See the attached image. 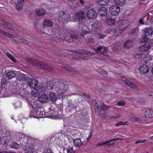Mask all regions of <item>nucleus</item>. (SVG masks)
<instances>
[{"mask_svg": "<svg viewBox=\"0 0 153 153\" xmlns=\"http://www.w3.org/2000/svg\"><path fill=\"white\" fill-rule=\"evenodd\" d=\"M26 60L33 65L37 66L40 69H44L47 71L55 72L56 70L51 67L42 62H39L34 58H27L26 59Z\"/></svg>", "mask_w": 153, "mask_h": 153, "instance_id": "1", "label": "nucleus"}, {"mask_svg": "<svg viewBox=\"0 0 153 153\" xmlns=\"http://www.w3.org/2000/svg\"><path fill=\"white\" fill-rule=\"evenodd\" d=\"M68 85L63 83H60L55 87V91L60 95L64 94L68 88Z\"/></svg>", "mask_w": 153, "mask_h": 153, "instance_id": "2", "label": "nucleus"}, {"mask_svg": "<svg viewBox=\"0 0 153 153\" xmlns=\"http://www.w3.org/2000/svg\"><path fill=\"white\" fill-rule=\"evenodd\" d=\"M70 17V14L68 12L61 11L60 12L59 15V20L63 22H66L69 19Z\"/></svg>", "mask_w": 153, "mask_h": 153, "instance_id": "3", "label": "nucleus"}, {"mask_svg": "<svg viewBox=\"0 0 153 153\" xmlns=\"http://www.w3.org/2000/svg\"><path fill=\"white\" fill-rule=\"evenodd\" d=\"M0 25L6 28L10 29L13 31H15L16 29V28L14 26L6 22L4 20L1 19L0 17Z\"/></svg>", "mask_w": 153, "mask_h": 153, "instance_id": "4", "label": "nucleus"}, {"mask_svg": "<svg viewBox=\"0 0 153 153\" xmlns=\"http://www.w3.org/2000/svg\"><path fill=\"white\" fill-rule=\"evenodd\" d=\"M27 85L30 86V88H34L37 87L38 86L40 85L38 84V81L35 79L31 78L27 80Z\"/></svg>", "mask_w": 153, "mask_h": 153, "instance_id": "5", "label": "nucleus"}, {"mask_svg": "<svg viewBox=\"0 0 153 153\" xmlns=\"http://www.w3.org/2000/svg\"><path fill=\"white\" fill-rule=\"evenodd\" d=\"M109 12L111 15L117 16L120 12V7L117 5H112L110 7Z\"/></svg>", "mask_w": 153, "mask_h": 153, "instance_id": "6", "label": "nucleus"}, {"mask_svg": "<svg viewBox=\"0 0 153 153\" xmlns=\"http://www.w3.org/2000/svg\"><path fill=\"white\" fill-rule=\"evenodd\" d=\"M97 16V12L93 9L89 10L86 13V16L88 19L93 20Z\"/></svg>", "mask_w": 153, "mask_h": 153, "instance_id": "7", "label": "nucleus"}, {"mask_svg": "<svg viewBox=\"0 0 153 153\" xmlns=\"http://www.w3.org/2000/svg\"><path fill=\"white\" fill-rule=\"evenodd\" d=\"M42 86L39 85L37 87L33 88L32 91V95L34 97H38L42 92Z\"/></svg>", "mask_w": 153, "mask_h": 153, "instance_id": "8", "label": "nucleus"}, {"mask_svg": "<svg viewBox=\"0 0 153 153\" xmlns=\"http://www.w3.org/2000/svg\"><path fill=\"white\" fill-rule=\"evenodd\" d=\"M48 94V101L50 103L54 102L57 100V98L55 93L49 92Z\"/></svg>", "mask_w": 153, "mask_h": 153, "instance_id": "9", "label": "nucleus"}, {"mask_svg": "<svg viewBox=\"0 0 153 153\" xmlns=\"http://www.w3.org/2000/svg\"><path fill=\"white\" fill-rule=\"evenodd\" d=\"M71 52L76 54H83L85 55H88V56L92 55L94 54L93 53L89 51L84 50L83 49H77L75 51H71Z\"/></svg>", "mask_w": 153, "mask_h": 153, "instance_id": "10", "label": "nucleus"}, {"mask_svg": "<svg viewBox=\"0 0 153 153\" xmlns=\"http://www.w3.org/2000/svg\"><path fill=\"white\" fill-rule=\"evenodd\" d=\"M91 27L92 29L97 31L102 27V25L101 23L98 21H95L93 22Z\"/></svg>", "mask_w": 153, "mask_h": 153, "instance_id": "11", "label": "nucleus"}, {"mask_svg": "<svg viewBox=\"0 0 153 153\" xmlns=\"http://www.w3.org/2000/svg\"><path fill=\"white\" fill-rule=\"evenodd\" d=\"M128 25L126 20L120 21L119 23V27L123 31L128 27Z\"/></svg>", "mask_w": 153, "mask_h": 153, "instance_id": "12", "label": "nucleus"}, {"mask_svg": "<svg viewBox=\"0 0 153 153\" xmlns=\"http://www.w3.org/2000/svg\"><path fill=\"white\" fill-rule=\"evenodd\" d=\"M35 12L36 13V15L39 17L43 16L45 15L46 14V10L42 8L36 10Z\"/></svg>", "mask_w": 153, "mask_h": 153, "instance_id": "13", "label": "nucleus"}, {"mask_svg": "<svg viewBox=\"0 0 153 153\" xmlns=\"http://www.w3.org/2000/svg\"><path fill=\"white\" fill-rule=\"evenodd\" d=\"M149 67L146 65H141L139 68L140 72L142 74L148 73L149 71Z\"/></svg>", "mask_w": 153, "mask_h": 153, "instance_id": "14", "label": "nucleus"}, {"mask_svg": "<svg viewBox=\"0 0 153 153\" xmlns=\"http://www.w3.org/2000/svg\"><path fill=\"white\" fill-rule=\"evenodd\" d=\"M95 50L96 51L105 55V52L108 50V48L107 47H104L103 46H101L97 47Z\"/></svg>", "mask_w": 153, "mask_h": 153, "instance_id": "15", "label": "nucleus"}, {"mask_svg": "<svg viewBox=\"0 0 153 153\" xmlns=\"http://www.w3.org/2000/svg\"><path fill=\"white\" fill-rule=\"evenodd\" d=\"M153 33V28L152 27H148L145 29L144 33L146 36H150Z\"/></svg>", "mask_w": 153, "mask_h": 153, "instance_id": "16", "label": "nucleus"}, {"mask_svg": "<svg viewBox=\"0 0 153 153\" xmlns=\"http://www.w3.org/2000/svg\"><path fill=\"white\" fill-rule=\"evenodd\" d=\"M25 0H19L16 4V9L19 11L22 9Z\"/></svg>", "mask_w": 153, "mask_h": 153, "instance_id": "17", "label": "nucleus"}, {"mask_svg": "<svg viewBox=\"0 0 153 153\" xmlns=\"http://www.w3.org/2000/svg\"><path fill=\"white\" fill-rule=\"evenodd\" d=\"M39 101L42 102H45L48 101V96L45 93L42 94L39 98Z\"/></svg>", "mask_w": 153, "mask_h": 153, "instance_id": "18", "label": "nucleus"}, {"mask_svg": "<svg viewBox=\"0 0 153 153\" xmlns=\"http://www.w3.org/2000/svg\"><path fill=\"white\" fill-rule=\"evenodd\" d=\"M76 16L78 20L80 21L85 19V13L83 12H78L76 13Z\"/></svg>", "mask_w": 153, "mask_h": 153, "instance_id": "19", "label": "nucleus"}, {"mask_svg": "<svg viewBox=\"0 0 153 153\" xmlns=\"http://www.w3.org/2000/svg\"><path fill=\"white\" fill-rule=\"evenodd\" d=\"M150 47V45L148 43L143 45L139 47L140 51L141 52H144L147 50Z\"/></svg>", "mask_w": 153, "mask_h": 153, "instance_id": "20", "label": "nucleus"}, {"mask_svg": "<svg viewBox=\"0 0 153 153\" xmlns=\"http://www.w3.org/2000/svg\"><path fill=\"white\" fill-rule=\"evenodd\" d=\"M43 25L45 27H51L53 26V23L48 19H45L43 21Z\"/></svg>", "mask_w": 153, "mask_h": 153, "instance_id": "21", "label": "nucleus"}, {"mask_svg": "<svg viewBox=\"0 0 153 153\" xmlns=\"http://www.w3.org/2000/svg\"><path fill=\"white\" fill-rule=\"evenodd\" d=\"M73 142L75 146L79 148L83 144V142H82L79 138L74 139L73 140Z\"/></svg>", "mask_w": 153, "mask_h": 153, "instance_id": "22", "label": "nucleus"}, {"mask_svg": "<svg viewBox=\"0 0 153 153\" xmlns=\"http://www.w3.org/2000/svg\"><path fill=\"white\" fill-rule=\"evenodd\" d=\"M133 44L132 40L128 39L124 43L123 45L125 48H129L133 45Z\"/></svg>", "mask_w": 153, "mask_h": 153, "instance_id": "23", "label": "nucleus"}, {"mask_svg": "<svg viewBox=\"0 0 153 153\" xmlns=\"http://www.w3.org/2000/svg\"><path fill=\"white\" fill-rule=\"evenodd\" d=\"M54 86L53 82L52 81H48L45 83L46 87L48 90L52 89Z\"/></svg>", "mask_w": 153, "mask_h": 153, "instance_id": "24", "label": "nucleus"}, {"mask_svg": "<svg viewBox=\"0 0 153 153\" xmlns=\"http://www.w3.org/2000/svg\"><path fill=\"white\" fill-rule=\"evenodd\" d=\"M90 33L91 31L88 29H83L80 32L79 35L80 36L83 37L86 34Z\"/></svg>", "mask_w": 153, "mask_h": 153, "instance_id": "25", "label": "nucleus"}, {"mask_svg": "<svg viewBox=\"0 0 153 153\" xmlns=\"http://www.w3.org/2000/svg\"><path fill=\"white\" fill-rule=\"evenodd\" d=\"M17 80L21 82L25 81L26 79L25 75L23 74H20L17 76Z\"/></svg>", "mask_w": 153, "mask_h": 153, "instance_id": "26", "label": "nucleus"}, {"mask_svg": "<svg viewBox=\"0 0 153 153\" xmlns=\"http://www.w3.org/2000/svg\"><path fill=\"white\" fill-rule=\"evenodd\" d=\"M107 11L105 8H100L99 10V13L102 16H105L107 15Z\"/></svg>", "mask_w": 153, "mask_h": 153, "instance_id": "27", "label": "nucleus"}, {"mask_svg": "<svg viewBox=\"0 0 153 153\" xmlns=\"http://www.w3.org/2000/svg\"><path fill=\"white\" fill-rule=\"evenodd\" d=\"M13 37L15 39H16V38H17V39H16V40H17L19 42L25 44H28V42L25 39H24L22 37H21L19 36H18L17 37L13 36Z\"/></svg>", "mask_w": 153, "mask_h": 153, "instance_id": "28", "label": "nucleus"}, {"mask_svg": "<svg viewBox=\"0 0 153 153\" xmlns=\"http://www.w3.org/2000/svg\"><path fill=\"white\" fill-rule=\"evenodd\" d=\"M16 76L15 73L13 71H10L6 74V76L8 79H11Z\"/></svg>", "mask_w": 153, "mask_h": 153, "instance_id": "29", "label": "nucleus"}, {"mask_svg": "<svg viewBox=\"0 0 153 153\" xmlns=\"http://www.w3.org/2000/svg\"><path fill=\"white\" fill-rule=\"evenodd\" d=\"M64 67L66 69L69 71L74 72H78V70L76 68H73L69 65H67L65 66Z\"/></svg>", "mask_w": 153, "mask_h": 153, "instance_id": "30", "label": "nucleus"}, {"mask_svg": "<svg viewBox=\"0 0 153 153\" xmlns=\"http://www.w3.org/2000/svg\"><path fill=\"white\" fill-rule=\"evenodd\" d=\"M10 135L4 136L3 137L1 140L2 142L4 144H6L10 141Z\"/></svg>", "mask_w": 153, "mask_h": 153, "instance_id": "31", "label": "nucleus"}, {"mask_svg": "<svg viewBox=\"0 0 153 153\" xmlns=\"http://www.w3.org/2000/svg\"><path fill=\"white\" fill-rule=\"evenodd\" d=\"M101 104V111L102 110L104 111L106 110L111 107V106L107 105L102 102H100Z\"/></svg>", "mask_w": 153, "mask_h": 153, "instance_id": "32", "label": "nucleus"}, {"mask_svg": "<svg viewBox=\"0 0 153 153\" xmlns=\"http://www.w3.org/2000/svg\"><path fill=\"white\" fill-rule=\"evenodd\" d=\"M7 93V91L6 88H2L1 89L0 91V94L1 95V96L4 97H6L7 95L5 94Z\"/></svg>", "mask_w": 153, "mask_h": 153, "instance_id": "33", "label": "nucleus"}, {"mask_svg": "<svg viewBox=\"0 0 153 153\" xmlns=\"http://www.w3.org/2000/svg\"><path fill=\"white\" fill-rule=\"evenodd\" d=\"M48 38L49 40L51 42H55L57 39V37L55 35H49L48 36Z\"/></svg>", "mask_w": 153, "mask_h": 153, "instance_id": "34", "label": "nucleus"}, {"mask_svg": "<svg viewBox=\"0 0 153 153\" xmlns=\"http://www.w3.org/2000/svg\"><path fill=\"white\" fill-rule=\"evenodd\" d=\"M109 0H97L98 3L102 5L106 4L108 2Z\"/></svg>", "mask_w": 153, "mask_h": 153, "instance_id": "35", "label": "nucleus"}, {"mask_svg": "<svg viewBox=\"0 0 153 153\" xmlns=\"http://www.w3.org/2000/svg\"><path fill=\"white\" fill-rule=\"evenodd\" d=\"M152 111L150 110H146L145 111V115L148 117H151L152 116Z\"/></svg>", "mask_w": 153, "mask_h": 153, "instance_id": "36", "label": "nucleus"}, {"mask_svg": "<svg viewBox=\"0 0 153 153\" xmlns=\"http://www.w3.org/2000/svg\"><path fill=\"white\" fill-rule=\"evenodd\" d=\"M0 32L2 34L5 35L7 37H10L11 38H13V36L7 33L6 32H5L1 30L0 29Z\"/></svg>", "mask_w": 153, "mask_h": 153, "instance_id": "37", "label": "nucleus"}, {"mask_svg": "<svg viewBox=\"0 0 153 153\" xmlns=\"http://www.w3.org/2000/svg\"><path fill=\"white\" fill-rule=\"evenodd\" d=\"M123 30L119 27L116 28L114 31V35L116 36H118L122 33Z\"/></svg>", "mask_w": 153, "mask_h": 153, "instance_id": "38", "label": "nucleus"}, {"mask_svg": "<svg viewBox=\"0 0 153 153\" xmlns=\"http://www.w3.org/2000/svg\"><path fill=\"white\" fill-rule=\"evenodd\" d=\"M116 3L120 5H122L125 2V0H114Z\"/></svg>", "mask_w": 153, "mask_h": 153, "instance_id": "39", "label": "nucleus"}, {"mask_svg": "<svg viewBox=\"0 0 153 153\" xmlns=\"http://www.w3.org/2000/svg\"><path fill=\"white\" fill-rule=\"evenodd\" d=\"M7 56L14 62H16V61L12 55H11L9 53H6Z\"/></svg>", "mask_w": 153, "mask_h": 153, "instance_id": "40", "label": "nucleus"}, {"mask_svg": "<svg viewBox=\"0 0 153 153\" xmlns=\"http://www.w3.org/2000/svg\"><path fill=\"white\" fill-rule=\"evenodd\" d=\"M148 40H149V38L147 36H145L141 37L140 39V41L141 43H144L147 42Z\"/></svg>", "mask_w": 153, "mask_h": 153, "instance_id": "41", "label": "nucleus"}, {"mask_svg": "<svg viewBox=\"0 0 153 153\" xmlns=\"http://www.w3.org/2000/svg\"><path fill=\"white\" fill-rule=\"evenodd\" d=\"M128 122H123V121H119L117 123L115 124V126H119L121 125H128Z\"/></svg>", "mask_w": 153, "mask_h": 153, "instance_id": "42", "label": "nucleus"}, {"mask_svg": "<svg viewBox=\"0 0 153 153\" xmlns=\"http://www.w3.org/2000/svg\"><path fill=\"white\" fill-rule=\"evenodd\" d=\"M34 149L33 148L28 147L25 150V153H33Z\"/></svg>", "mask_w": 153, "mask_h": 153, "instance_id": "43", "label": "nucleus"}, {"mask_svg": "<svg viewBox=\"0 0 153 153\" xmlns=\"http://www.w3.org/2000/svg\"><path fill=\"white\" fill-rule=\"evenodd\" d=\"M78 35L76 34H71L70 36L69 37V38H71L72 39H78Z\"/></svg>", "mask_w": 153, "mask_h": 153, "instance_id": "44", "label": "nucleus"}, {"mask_svg": "<svg viewBox=\"0 0 153 153\" xmlns=\"http://www.w3.org/2000/svg\"><path fill=\"white\" fill-rule=\"evenodd\" d=\"M74 54H75V56H77L78 57H79L80 58L83 59H87V57L86 56L83 55L82 54H81V53L76 54V53H74Z\"/></svg>", "mask_w": 153, "mask_h": 153, "instance_id": "45", "label": "nucleus"}, {"mask_svg": "<svg viewBox=\"0 0 153 153\" xmlns=\"http://www.w3.org/2000/svg\"><path fill=\"white\" fill-rule=\"evenodd\" d=\"M11 146V147L15 149H17L19 146L18 144L15 142L12 143Z\"/></svg>", "mask_w": 153, "mask_h": 153, "instance_id": "46", "label": "nucleus"}, {"mask_svg": "<svg viewBox=\"0 0 153 153\" xmlns=\"http://www.w3.org/2000/svg\"><path fill=\"white\" fill-rule=\"evenodd\" d=\"M107 20H108L110 23H111L112 25H114L116 22L115 20L114 19H112L111 18H109Z\"/></svg>", "mask_w": 153, "mask_h": 153, "instance_id": "47", "label": "nucleus"}, {"mask_svg": "<svg viewBox=\"0 0 153 153\" xmlns=\"http://www.w3.org/2000/svg\"><path fill=\"white\" fill-rule=\"evenodd\" d=\"M126 104V103L123 100L118 102L117 105L118 106H123Z\"/></svg>", "mask_w": 153, "mask_h": 153, "instance_id": "48", "label": "nucleus"}, {"mask_svg": "<svg viewBox=\"0 0 153 153\" xmlns=\"http://www.w3.org/2000/svg\"><path fill=\"white\" fill-rule=\"evenodd\" d=\"M94 107L96 108L98 111H101V105H100V106L99 105V104L97 103L96 102L94 105Z\"/></svg>", "mask_w": 153, "mask_h": 153, "instance_id": "49", "label": "nucleus"}, {"mask_svg": "<svg viewBox=\"0 0 153 153\" xmlns=\"http://www.w3.org/2000/svg\"><path fill=\"white\" fill-rule=\"evenodd\" d=\"M74 151L72 147H70L69 148L67 149V153H74Z\"/></svg>", "mask_w": 153, "mask_h": 153, "instance_id": "50", "label": "nucleus"}, {"mask_svg": "<svg viewBox=\"0 0 153 153\" xmlns=\"http://www.w3.org/2000/svg\"><path fill=\"white\" fill-rule=\"evenodd\" d=\"M105 36V35L103 33H99L98 34V39H102Z\"/></svg>", "mask_w": 153, "mask_h": 153, "instance_id": "51", "label": "nucleus"}, {"mask_svg": "<svg viewBox=\"0 0 153 153\" xmlns=\"http://www.w3.org/2000/svg\"><path fill=\"white\" fill-rule=\"evenodd\" d=\"M49 111L48 112L49 114H53L54 112V111L52 108L51 107L49 108Z\"/></svg>", "mask_w": 153, "mask_h": 153, "instance_id": "52", "label": "nucleus"}, {"mask_svg": "<svg viewBox=\"0 0 153 153\" xmlns=\"http://www.w3.org/2000/svg\"><path fill=\"white\" fill-rule=\"evenodd\" d=\"M43 153H53L50 149H47ZM59 153H64L59 152Z\"/></svg>", "mask_w": 153, "mask_h": 153, "instance_id": "53", "label": "nucleus"}, {"mask_svg": "<svg viewBox=\"0 0 153 153\" xmlns=\"http://www.w3.org/2000/svg\"><path fill=\"white\" fill-rule=\"evenodd\" d=\"M125 83L128 86H130L131 84H132V85H133V82H132L128 80H127L126 81V82Z\"/></svg>", "mask_w": 153, "mask_h": 153, "instance_id": "54", "label": "nucleus"}, {"mask_svg": "<svg viewBox=\"0 0 153 153\" xmlns=\"http://www.w3.org/2000/svg\"><path fill=\"white\" fill-rule=\"evenodd\" d=\"M134 120L135 121H139L140 120H143V118L141 117H135L134 118Z\"/></svg>", "mask_w": 153, "mask_h": 153, "instance_id": "55", "label": "nucleus"}, {"mask_svg": "<svg viewBox=\"0 0 153 153\" xmlns=\"http://www.w3.org/2000/svg\"><path fill=\"white\" fill-rule=\"evenodd\" d=\"M6 79L5 78H2L1 80V83L3 85L5 84L7 82Z\"/></svg>", "mask_w": 153, "mask_h": 153, "instance_id": "56", "label": "nucleus"}, {"mask_svg": "<svg viewBox=\"0 0 153 153\" xmlns=\"http://www.w3.org/2000/svg\"><path fill=\"white\" fill-rule=\"evenodd\" d=\"M102 145H111V143H109V140L102 142Z\"/></svg>", "mask_w": 153, "mask_h": 153, "instance_id": "57", "label": "nucleus"}, {"mask_svg": "<svg viewBox=\"0 0 153 153\" xmlns=\"http://www.w3.org/2000/svg\"><path fill=\"white\" fill-rule=\"evenodd\" d=\"M82 96L85 99L88 98L89 97V95L88 94H82Z\"/></svg>", "mask_w": 153, "mask_h": 153, "instance_id": "58", "label": "nucleus"}, {"mask_svg": "<svg viewBox=\"0 0 153 153\" xmlns=\"http://www.w3.org/2000/svg\"><path fill=\"white\" fill-rule=\"evenodd\" d=\"M133 85L132 84H131V85H130V87L133 88L137 89V87L133 83Z\"/></svg>", "mask_w": 153, "mask_h": 153, "instance_id": "59", "label": "nucleus"}, {"mask_svg": "<svg viewBox=\"0 0 153 153\" xmlns=\"http://www.w3.org/2000/svg\"><path fill=\"white\" fill-rule=\"evenodd\" d=\"M145 18V17H144L143 18H141L140 19L139 21V22L141 25H143L144 24L143 22V19Z\"/></svg>", "mask_w": 153, "mask_h": 153, "instance_id": "60", "label": "nucleus"}, {"mask_svg": "<svg viewBox=\"0 0 153 153\" xmlns=\"http://www.w3.org/2000/svg\"><path fill=\"white\" fill-rule=\"evenodd\" d=\"M136 31L137 29L136 28L133 29L131 31V33L135 35L136 33Z\"/></svg>", "mask_w": 153, "mask_h": 153, "instance_id": "61", "label": "nucleus"}, {"mask_svg": "<svg viewBox=\"0 0 153 153\" xmlns=\"http://www.w3.org/2000/svg\"><path fill=\"white\" fill-rule=\"evenodd\" d=\"M33 110H31L30 111V117H34V116L33 115Z\"/></svg>", "mask_w": 153, "mask_h": 153, "instance_id": "62", "label": "nucleus"}, {"mask_svg": "<svg viewBox=\"0 0 153 153\" xmlns=\"http://www.w3.org/2000/svg\"><path fill=\"white\" fill-rule=\"evenodd\" d=\"M72 60H73L74 61H78L79 62L80 61V59L76 58L74 57L72 58Z\"/></svg>", "mask_w": 153, "mask_h": 153, "instance_id": "63", "label": "nucleus"}, {"mask_svg": "<svg viewBox=\"0 0 153 153\" xmlns=\"http://www.w3.org/2000/svg\"><path fill=\"white\" fill-rule=\"evenodd\" d=\"M101 73V74H104L105 75H106L107 74V73L104 70H102L100 71Z\"/></svg>", "mask_w": 153, "mask_h": 153, "instance_id": "64", "label": "nucleus"}]
</instances>
